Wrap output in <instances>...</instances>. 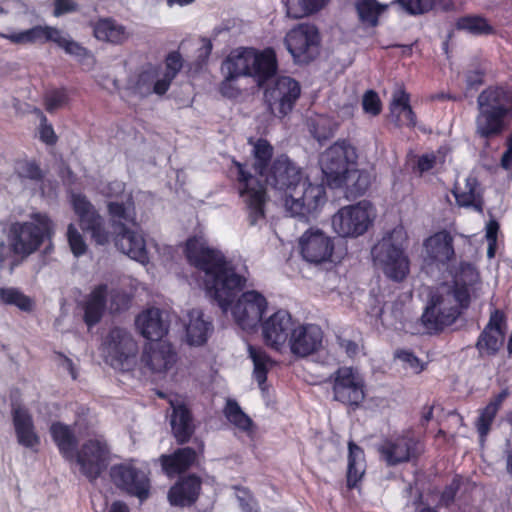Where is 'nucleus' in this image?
Returning <instances> with one entry per match:
<instances>
[{"label": "nucleus", "mask_w": 512, "mask_h": 512, "mask_svg": "<svg viewBox=\"0 0 512 512\" xmlns=\"http://www.w3.org/2000/svg\"><path fill=\"white\" fill-rule=\"evenodd\" d=\"M188 262L204 273L207 293L226 312L236 295L246 285V278L237 274L221 251L209 246L202 236L191 237L186 242Z\"/></svg>", "instance_id": "1"}, {"label": "nucleus", "mask_w": 512, "mask_h": 512, "mask_svg": "<svg viewBox=\"0 0 512 512\" xmlns=\"http://www.w3.org/2000/svg\"><path fill=\"white\" fill-rule=\"evenodd\" d=\"M263 176L266 184L286 193L285 207L293 217L307 218L324 202V188L308 183L301 168L286 155L278 156Z\"/></svg>", "instance_id": "2"}, {"label": "nucleus", "mask_w": 512, "mask_h": 512, "mask_svg": "<svg viewBox=\"0 0 512 512\" xmlns=\"http://www.w3.org/2000/svg\"><path fill=\"white\" fill-rule=\"evenodd\" d=\"M107 210L116 247L130 258L145 263L148 260L146 244L139 233L134 200L109 201Z\"/></svg>", "instance_id": "3"}, {"label": "nucleus", "mask_w": 512, "mask_h": 512, "mask_svg": "<svg viewBox=\"0 0 512 512\" xmlns=\"http://www.w3.org/2000/svg\"><path fill=\"white\" fill-rule=\"evenodd\" d=\"M477 109L475 133L484 139L500 135L507 127L506 119L512 117V89L486 88L477 97Z\"/></svg>", "instance_id": "4"}, {"label": "nucleus", "mask_w": 512, "mask_h": 512, "mask_svg": "<svg viewBox=\"0 0 512 512\" xmlns=\"http://www.w3.org/2000/svg\"><path fill=\"white\" fill-rule=\"evenodd\" d=\"M468 293L440 285L429 295L421 323L429 333H438L451 326L468 307Z\"/></svg>", "instance_id": "5"}, {"label": "nucleus", "mask_w": 512, "mask_h": 512, "mask_svg": "<svg viewBox=\"0 0 512 512\" xmlns=\"http://www.w3.org/2000/svg\"><path fill=\"white\" fill-rule=\"evenodd\" d=\"M277 67L276 54L272 48L263 51L244 48L229 54L222 64V71L229 75V78L253 77L258 86L262 87L276 76Z\"/></svg>", "instance_id": "6"}, {"label": "nucleus", "mask_w": 512, "mask_h": 512, "mask_svg": "<svg viewBox=\"0 0 512 512\" xmlns=\"http://www.w3.org/2000/svg\"><path fill=\"white\" fill-rule=\"evenodd\" d=\"M55 225L45 213H32L30 221L14 222L8 231V243L11 251L27 258L36 252L46 240H51Z\"/></svg>", "instance_id": "7"}, {"label": "nucleus", "mask_w": 512, "mask_h": 512, "mask_svg": "<svg viewBox=\"0 0 512 512\" xmlns=\"http://www.w3.org/2000/svg\"><path fill=\"white\" fill-rule=\"evenodd\" d=\"M183 61L178 52H171L165 59V67L147 65L128 80V89L140 97L152 94L164 95L182 69Z\"/></svg>", "instance_id": "8"}, {"label": "nucleus", "mask_w": 512, "mask_h": 512, "mask_svg": "<svg viewBox=\"0 0 512 512\" xmlns=\"http://www.w3.org/2000/svg\"><path fill=\"white\" fill-rule=\"evenodd\" d=\"M407 234L403 227H395L372 249L375 263L394 281H402L409 272V262L404 254Z\"/></svg>", "instance_id": "9"}, {"label": "nucleus", "mask_w": 512, "mask_h": 512, "mask_svg": "<svg viewBox=\"0 0 512 512\" xmlns=\"http://www.w3.org/2000/svg\"><path fill=\"white\" fill-rule=\"evenodd\" d=\"M231 173L236 179L239 196L244 204L249 224L254 226L265 221V207L268 202L266 186L246 166L233 161Z\"/></svg>", "instance_id": "10"}, {"label": "nucleus", "mask_w": 512, "mask_h": 512, "mask_svg": "<svg viewBox=\"0 0 512 512\" xmlns=\"http://www.w3.org/2000/svg\"><path fill=\"white\" fill-rule=\"evenodd\" d=\"M356 148L347 140H338L319 158V165L330 187L338 188L345 182V174L356 164Z\"/></svg>", "instance_id": "11"}, {"label": "nucleus", "mask_w": 512, "mask_h": 512, "mask_svg": "<svg viewBox=\"0 0 512 512\" xmlns=\"http://www.w3.org/2000/svg\"><path fill=\"white\" fill-rule=\"evenodd\" d=\"M138 346L132 335L125 329L115 327L109 331L102 344L104 360L114 369H132Z\"/></svg>", "instance_id": "12"}, {"label": "nucleus", "mask_w": 512, "mask_h": 512, "mask_svg": "<svg viewBox=\"0 0 512 512\" xmlns=\"http://www.w3.org/2000/svg\"><path fill=\"white\" fill-rule=\"evenodd\" d=\"M2 37L8 39L10 42L19 45L53 42L62 48L67 54L84 57L87 55V50L79 43L64 35V33L52 26H34L30 29L2 34Z\"/></svg>", "instance_id": "13"}, {"label": "nucleus", "mask_w": 512, "mask_h": 512, "mask_svg": "<svg viewBox=\"0 0 512 512\" xmlns=\"http://www.w3.org/2000/svg\"><path fill=\"white\" fill-rule=\"evenodd\" d=\"M264 91V99L269 111L283 118L294 108L301 95L300 84L289 76L272 77Z\"/></svg>", "instance_id": "14"}, {"label": "nucleus", "mask_w": 512, "mask_h": 512, "mask_svg": "<svg viewBox=\"0 0 512 512\" xmlns=\"http://www.w3.org/2000/svg\"><path fill=\"white\" fill-rule=\"evenodd\" d=\"M332 385L333 399L352 409L358 408L365 399V384L360 373L353 367L342 366L328 380Z\"/></svg>", "instance_id": "15"}, {"label": "nucleus", "mask_w": 512, "mask_h": 512, "mask_svg": "<svg viewBox=\"0 0 512 512\" xmlns=\"http://www.w3.org/2000/svg\"><path fill=\"white\" fill-rule=\"evenodd\" d=\"M373 216L371 204L361 201L355 205L342 207L332 217V226L341 237H357L368 230Z\"/></svg>", "instance_id": "16"}, {"label": "nucleus", "mask_w": 512, "mask_h": 512, "mask_svg": "<svg viewBox=\"0 0 512 512\" xmlns=\"http://www.w3.org/2000/svg\"><path fill=\"white\" fill-rule=\"evenodd\" d=\"M285 44L297 63H309L319 54V31L315 25L299 24L286 34Z\"/></svg>", "instance_id": "17"}, {"label": "nucleus", "mask_w": 512, "mask_h": 512, "mask_svg": "<svg viewBox=\"0 0 512 512\" xmlns=\"http://www.w3.org/2000/svg\"><path fill=\"white\" fill-rule=\"evenodd\" d=\"M71 204L81 229L90 233L96 244H107L110 237L105 228L104 219L88 198L82 194H73Z\"/></svg>", "instance_id": "18"}, {"label": "nucleus", "mask_w": 512, "mask_h": 512, "mask_svg": "<svg viewBox=\"0 0 512 512\" xmlns=\"http://www.w3.org/2000/svg\"><path fill=\"white\" fill-rule=\"evenodd\" d=\"M76 457L82 473L90 480H95L109 464L110 449L102 437L89 439L82 445Z\"/></svg>", "instance_id": "19"}, {"label": "nucleus", "mask_w": 512, "mask_h": 512, "mask_svg": "<svg viewBox=\"0 0 512 512\" xmlns=\"http://www.w3.org/2000/svg\"><path fill=\"white\" fill-rule=\"evenodd\" d=\"M300 253L309 263L318 265L331 260L334 243L320 229L310 228L299 239Z\"/></svg>", "instance_id": "20"}, {"label": "nucleus", "mask_w": 512, "mask_h": 512, "mask_svg": "<svg viewBox=\"0 0 512 512\" xmlns=\"http://www.w3.org/2000/svg\"><path fill=\"white\" fill-rule=\"evenodd\" d=\"M112 482L120 489L143 500L149 494L147 475L130 463L114 465L110 470Z\"/></svg>", "instance_id": "21"}, {"label": "nucleus", "mask_w": 512, "mask_h": 512, "mask_svg": "<svg viewBox=\"0 0 512 512\" xmlns=\"http://www.w3.org/2000/svg\"><path fill=\"white\" fill-rule=\"evenodd\" d=\"M266 299L256 291L243 293L232 309L237 324L243 329L254 328L262 319Z\"/></svg>", "instance_id": "22"}, {"label": "nucleus", "mask_w": 512, "mask_h": 512, "mask_svg": "<svg viewBox=\"0 0 512 512\" xmlns=\"http://www.w3.org/2000/svg\"><path fill=\"white\" fill-rule=\"evenodd\" d=\"M323 333L313 324L293 326L288 344L293 355L306 357L316 352L322 344Z\"/></svg>", "instance_id": "23"}, {"label": "nucleus", "mask_w": 512, "mask_h": 512, "mask_svg": "<svg viewBox=\"0 0 512 512\" xmlns=\"http://www.w3.org/2000/svg\"><path fill=\"white\" fill-rule=\"evenodd\" d=\"M293 326L294 322L287 311L275 312L262 324V333L266 344L275 350H280L289 340Z\"/></svg>", "instance_id": "24"}, {"label": "nucleus", "mask_w": 512, "mask_h": 512, "mask_svg": "<svg viewBox=\"0 0 512 512\" xmlns=\"http://www.w3.org/2000/svg\"><path fill=\"white\" fill-rule=\"evenodd\" d=\"M417 442L407 435H398L385 439L378 447V452L388 466L408 462L415 456Z\"/></svg>", "instance_id": "25"}, {"label": "nucleus", "mask_w": 512, "mask_h": 512, "mask_svg": "<svg viewBox=\"0 0 512 512\" xmlns=\"http://www.w3.org/2000/svg\"><path fill=\"white\" fill-rule=\"evenodd\" d=\"M504 324L505 317L502 312L495 310L491 313L489 322L476 343L480 354L494 355L500 349L504 342V331L502 329Z\"/></svg>", "instance_id": "26"}, {"label": "nucleus", "mask_w": 512, "mask_h": 512, "mask_svg": "<svg viewBox=\"0 0 512 512\" xmlns=\"http://www.w3.org/2000/svg\"><path fill=\"white\" fill-rule=\"evenodd\" d=\"M196 449L191 447L179 448L171 455H162L160 461L163 470L168 475L185 472L193 466L199 454L204 451V443L199 438H194Z\"/></svg>", "instance_id": "27"}, {"label": "nucleus", "mask_w": 512, "mask_h": 512, "mask_svg": "<svg viewBox=\"0 0 512 512\" xmlns=\"http://www.w3.org/2000/svg\"><path fill=\"white\" fill-rule=\"evenodd\" d=\"M136 325L143 337L158 341L168 332L167 314L159 308H149L140 313Z\"/></svg>", "instance_id": "28"}, {"label": "nucleus", "mask_w": 512, "mask_h": 512, "mask_svg": "<svg viewBox=\"0 0 512 512\" xmlns=\"http://www.w3.org/2000/svg\"><path fill=\"white\" fill-rule=\"evenodd\" d=\"M172 412L170 425L172 434L179 445H183L192 438L196 426L193 416L187 406L180 402H170Z\"/></svg>", "instance_id": "29"}, {"label": "nucleus", "mask_w": 512, "mask_h": 512, "mask_svg": "<svg viewBox=\"0 0 512 512\" xmlns=\"http://www.w3.org/2000/svg\"><path fill=\"white\" fill-rule=\"evenodd\" d=\"M141 362L153 373H162L176 363V353L166 343L151 344L145 348Z\"/></svg>", "instance_id": "30"}, {"label": "nucleus", "mask_w": 512, "mask_h": 512, "mask_svg": "<svg viewBox=\"0 0 512 512\" xmlns=\"http://www.w3.org/2000/svg\"><path fill=\"white\" fill-rule=\"evenodd\" d=\"M12 416L18 443L26 448L38 446L40 439L29 411L20 405H13Z\"/></svg>", "instance_id": "31"}, {"label": "nucleus", "mask_w": 512, "mask_h": 512, "mask_svg": "<svg viewBox=\"0 0 512 512\" xmlns=\"http://www.w3.org/2000/svg\"><path fill=\"white\" fill-rule=\"evenodd\" d=\"M108 287L106 284L96 286L84 299L82 309L84 322L88 327L99 323L107 307Z\"/></svg>", "instance_id": "32"}, {"label": "nucleus", "mask_w": 512, "mask_h": 512, "mask_svg": "<svg viewBox=\"0 0 512 512\" xmlns=\"http://www.w3.org/2000/svg\"><path fill=\"white\" fill-rule=\"evenodd\" d=\"M508 396V389H503L500 393L493 395L485 407L478 410V417L474 425L481 442L486 440L487 435L492 429L493 422Z\"/></svg>", "instance_id": "33"}, {"label": "nucleus", "mask_w": 512, "mask_h": 512, "mask_svg": "<svg viewBox=\"0 0 512 512\" xmlns=\"http://www.w3.org/2000/svg\"><path fill=\"white\" fill-rule=\"evenodd\" d=\"M200 489V478L195 475H189L171 487L168 499L171 505L174 506H190L197 500Z\"/></svg>", "instance_id": "34"}, {"label": "nucleus", "mask_w": 512, "mask_h": 512, "mask_svg": "<svg viewBox=\"0 0 512 512\" xmlns=\"http://www.w3.org/2000/svg\"><path fill=\"white\" fill-rule=\"evenodd\" d=\"M410 96L403 87H399L393 94L390 104V116L397 126H415L416 116L410 104Z\"/></svg>", "instance_id": "35"}, {"label": "nucleus", "mask_w": 512, "mask_h": 512, "mask_svg": "<svg viewBox=\"0 0 512 512\" xmlns=\"http://www.w3.org/2000/svg\"><path fill=\"white\" fill-rule=\"evenodd\" d=\"M189 321L186 325L187 342L190 345H203L213 330L210 320L204 319L201 310L192 309L188 313Z\"/></svg>", "instance_id": "36"}, {"label": "nucleus", "mask_w": 512, "mask_h": 512, "mask_svg": "<svg viewBox=\"0 0 512 512\" xmlns=\"http://www.w3.org/2000/svg\"><path fill=\"white\" fill-rule=\"evenodd\" d=\"M453 194L460 206L472 207L479 212L483 210V199L476 178L468 177L463 182H457Z\"/></svg>", "instance_id": "37"}, {"label": "nucleus", "mask_w": 512, "mask_h": 512, "mask_svg": "<svg viewBox=\"0 0 512 512\" xmlns=\"http://www.w3.org/2000/svg\"><path fill=\"white\" fill-rule=\"evenodd\" d=\"M425 246L430 257L445 263L454 257L453 237L447 231H441L426 240Z\"/></svg>", "instance_id": "38"}, {"label": "nucleus", "mask_w": 512, "mask_h": 512, "mask_svg": "<svg viewBox=\"0 0 512 512\" xmlns=\"http://www.w3.org/2000/svg\"><path fill=\"white\" fill-rule=\"evenodd\" d=\"M93 31L98 40L112 44H122L129 37L126 28L110 18L99 20Z\"/></svg>", "instance_id": "39"}, {"label": "nucleus", "mask_w": 512, "mask_h": 512, "mask_svg": "<svg viewBox=\"0 0 512 512\" xmlns=\"http://www.w3.org/2000/svg\"><path fill=\"white\" fill-rule=\"evenodd\" d=\"M248 143L252 146L253 168L261 176L270 168L269 163L274 154V148L268 140L263 138H249Z\"/></svg>", "instance_id": "40"}, {"label": "nucleus", "mask_w": 512, "mask_h": 512, "mask_svg": "<svg viewBox=\"0 0 512 512\" xmlns=\"http://www.w3.org/2000/svg\"><path fill=\"white\" fill-rule=\"evenodd\" d=\"M349 455L347 467V487L353 489L361 481L364 473V457L362 449L353 442H349Z\"/></svg>", "instance_id": "41"}, {"label": "nucleus", "mask_w": 512, "mask_h": 512, "mask_svg": "<svg viewBox=\"0 0 512 512\" xmlns=\"http://www.w3.org/2000/svg\"><path fill=\"white\" fill-rule=\"evenodd\" d=\"M50 431L61 453L67 459H72L75 456L77 439L70 427L57 422L52 424Z\"/></svg>", "instance_id": "42"}, {"label": "nucleus", "mask_w": 512, "mask_h": 512, "mask_svg": "<svg viewBox=\"0 0 512 512\" xmlns=\"http://www.w3.org/2000/svg\"><path fill=\"white\" fill-rule=\"evenodd\" d=\"M250 357L254 364V377L257 380L259 387L262 391L266 390L265 382L267 379V372L273 366L272 359L260 348L249 345L248 347Z\"/></svg>", "instance_id": "43"}, {"label": "nucleus", "mask_w": 512, "mask_h": 512, "mask_svg": "<svg viewBox=\"0 0 512 512\" xmlns=\"http://www.w3.org/2000/svg\"><path fill=\"white\" fill-rule=\"evenodd\" d=\"M371 184V176L365 170L350 168L349 172L345 174V182L343 186L346 187L347 192L353 196L363 195Z\"/></svg>", "instance_id": "44"}, {"label": "nucleus", "mask_w": 512, "mask_h": 512, "mask_svg": "<svg viewBox=\"0 0 512 512\" xmlns=\"http://www.w3.org/2000/svg\"><path fill=\"white\" fill-rule=\"evenodd\" d=\"M309 131L312 136L319 142L332 138L338 128V124L331 118L318 115L308 120Z\"/></svg>", "instance_id": "45"}, {"label": "nucleus", "mask_w": 512, "mask_h": 512, "mask_svg": "<svg viewBox=\"0 0 512 512\" xmlns=\"http://www.w3.org/2000/svg\"><path fill=\"white\" fill-rule=\"evenodd\" d=\"M329 0H287V15L299 19L317 12L323 8Z\"/></svg>", "instance_id": "46"}, {"label": "nucleus", "mask_w": 512, "mask_h": 512, "mask_svg": "<svg viewBox=\"0 0 512 512\" xmlns=\"http://www.w3.org/2000/svg\"><path fill=\"white\" fill-rule=\"evenodd\" d=\"M479 282V274L477 270L468 263L460 266V271L455 275L452 289L465 290L468 293V304L470 303V295L474 290V286Z\"/></svg>", "instance_id": "47"}, {"label": "nucleus", "mask_w": 512, "mask_h": 512, "mask_svg": "<svg viewBox=\"0 0 512 512\" xmlns=\"http://www.w3.org/2000/svg\"><path fill=\"white\" fill-rule=\"evenodd\" d=\"M458 30H465L473 35H489L494 33L493 27L481 16L469 15L461 17L455 24Z\"/></svg>", "instance_id": "48"}, {"label": "nucleus", "mask_w": 512, "mask_h": 512, "mask_svg": "<svg viewBox=\"0 0 512 512\" xmlns=\"http://www.w3.org/2000/svg\"><path fill=\"white\" fill-rule=\"evenodd\" d=\"M356 10L362 24L374 27L378 23L382 8L375 0H359L356 3Z\"/></svg>", "instance_id": "49"}, {"label": "nucleus", "mask_w": 512, "mask_h": 512, "mask_svg": "<svg viewBox=\"0 0 512 512\" xmlns=\"http://www.w3.org/2000/svg\"><path fill=\"white\" fill-rule=\"evenodd\" d=\"M224 414L228 421L243 431H250L251 418L246 415L235 400H228L224 408Z\"/></svg>", "instance_id": "50"}, {"label": "nucleus", "mask_w": 512, "mask_h": 512, "mask_svg": "<svg viewBox=\"0 0 512 512\" xmlns=\"http://www.w3.org/2000/svg\"><path fill=\"white\" fill-rule=\"evenodd\" d=\"M0 299L3 303L15 305L21 310L28 311L32 308V301L16 288L0 287Z\"/></svg>", "instance_id": "51"}, {"label": "nucleus", "mask_w": 512, "mask_h": 512, "mask_svg": "<svg viewBox=\"0 0 512 512\" xmlns=\"http://www.w3.org/2000/svg\"><path fill=\"white\" fill-rule=\"evenodd\" d=\"M101 192L110 201H128V198L133 199L132 193L125 190V183L118 180L107 183L102 187Z\"/></svg>", "instance_id": "52"}, {"label": "nucleus", "mask_w": 512, "mask_h": 512, "mask_svg": "<svg viewBox=\"0 0 512 512\" xmlns=\"http://www.w3.org/2000/svg\"><path fill=\"white\" fill-rule=\"evenodd\" d=\"M15 172L20 178H25L33 181H40L43 179L42 170L33 161H18L16 163Z\"/></svg>", "instance_id": "53"}, {"label": "nucleus", "mask_w": 512, "mask_h": 512, "mask_svg": "<svg viewBox=\"0 0 512 512\" xmlns=\"http://www.w3.org/2000/svg\"><path fill=\"white\" fill-rule=\"evenodd\" d=\"M399 5L411 15H421L429 12L436 4V0H397Z\"/></svg>", "instance_id": "54"}, {"label": "nucleus", "mask_w": 512, "mask_h": 512, "mask_svg": "<svg viewBox=\"0 0 512 512\" xmlns=\"http://www.w3.org/2000/svg\"><path fill=\"white\" fill-rule=\"evenodd\" d=\"M67 239L70 248L75 256L83 255L86 252L87 246L84 242L82 235L79 233L74 224L68 225Z\"/></svg>", "instance_id": "55"}, {"label": "nucleus", "mask_w": 512, "mask_h": 512, "mask_svg": "<svg viewBox=\"0 0 512 512\" xmlns=\"http://www.w3.org/2000/svg\"><path fill=\"white\" fill-rule=\"evenodd\" d=\"M68 101L65 90H53L45 96V108L48 112H53L66 105Z\"/></svg>", "instance_id": "56"}, {"label": "nucleus", "mask_w": 512, "mask_h": 512, "mask_svg": "<svg viewBox=\"0 0 512 512\" xmlns=\"http://www.w3.org/2000/svg\"><path fill=\"white\" fill-rule=\"evenodd\" d=\"M362 106L366 113L376 116L381 112V101L378 94L369 90L363 95Z\"/></svg>", "instance_id": "57"}, {"label": "nucleus", "mask_w": 512, "mask_h": 512, "mask_svg": "<svg viewBox=\"0 0 512 512\" xmlns=\"http://www.w3.org/2000/svg\"><path fill=\"white\" fill-rule=\"evenodd\" d=\"M109 296V309L111 312H119L125 310L129 306V297L126 293L119 290H112L108 293Z\"/></svg>", "instance_id": "58"}, {"label": "nucleus", "mask_w": 512, "mask_h": 512, "mask_svg": "<svg viewBox=\"0 0 512 512\" xmlns=\"http://www.w3.org/2000/svg\"><path fill=\"white\" fill-rule=\"evenodd\" d=\"M395 356L404 363L405 368H409L415 373H420L424 369V366L418 357L410 351L399 350L396 352Z\"/></svg>", "instance_id": "59"}, {"label": "nucleus", "mask_w": 512, "mask_h": 512, "mask_svg": "<svg viewBox=\"0 0 512 512\" xmlns=\"http://www.w3.org/2000/svg\"><path fill=\"white\" fill-rule=\"evenodd\" d=\"M337 344L344 350L346 355L350 358H354L360 352V344L354 340L348 339L341 335L337 336Z\"/></svg>", "instance_id": "60"}, {"label": "nucleus", "mask_w": 512, "mask_h": 512, "mask_svg": "<svg viewBox=\"0 0 512 512\" xmlns=\"http://www.w3.org/2000/svg\"><path fill=\"white\" fill-rule=\"evenodd\" d=\"M54 6L53 14L56 17L78 9V4L74 0H54Z\"/></svg>", "instance_id": "61"}, {"label": "nucleus", "mask_w": 512, "mask_h": 512, "mask_svg": "<svg viewBox=\"0 0 512 512\" xmlns=\"http://www.w3.org/2000/svg\"><path fill=\"white\" fill-rule=\"evenodd\" d=\"M236 79L237 78H229V75L225 74V78L220 86V92L223 96L235 98L240 95V89L233 84Z\"/></svg>", "instance_id": "62"}, {"label": "nucleus", "mask_w": 512, "mask_h": 512, "mask_svg": "<svg viewBox=\"0 0 512 512\" xmlns=\"http://www.w3.org/2000/svg\"><path fill=\"white\" fill-rule=\"evenodd\" d=\"M436 163V156L434 154H424L418 158L417 169L422 174L431 170Z\"/></svg>", "instance_id": "63"}, {"label": "nucleus", "mask_w": 512, "mask_h": 512, "mask_svg": "<svg viewBox=\"0 0 512 512\" xmlns=\"http://www.w3.org/2000/svg\"><path fill=\"white\" fill-rule=\"evenodd\" d=\"M501 166L505 169L512 168V134L507 139V150L502 155Z\"/></svg>", "instance_id": "64"}]
</instances>
